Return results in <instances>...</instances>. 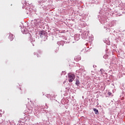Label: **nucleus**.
I'll list each match as a JSON object with an SVG mask.
<instances>
[{
	"mask_svg": "<svg viewBox=\"0 0 125 125\" xmlns=\"http://www.w3.org/2000/svg\"><path fill=\"white\" fill-rule=\"evenodd\" d=\"M68 80L69 83H72L75 80V74H72V73H69L68 74Z\"/></svg>",
	"mask_w": 125,
	"mask_h": 125,
	"instance_id": "nucleus-1",
	"label": "nucleus"
},
{
	"mask_svg": "<svg viewBox=\"0 0 125 125\" xmlns=\"http://www.w3.org/2000/svg\"><path fill=\"white\" fill-rule=\"evenodd\" d=\"M39 34L40 35L41 37H42V36H44V35H45V31H39Z\"/></svg>",
	"mask_w": 125,
	"mask_h": 125,
	"instance_id": "nucleus-2",
	"label": "nucleus"
},
{
	"mask_svg": "<svg viewBox=\"0 0 125 125\" xmlns=\"http://www.w3.org/2000/svg\"><path fill=\"white\" fill-rule=\"evenodd\" d=\"M9 39L10 41H13L14 38L13 37V35L12 34H10Z\"/></svg>",
	"mask_w": 125,
	"mask_h": 125,
	"instance_id": "nucleus-3",
	"label": "nucleus"
},
{
	"mask_svg": "<svg viewBox=\"0 0 125 125\" xmlns=\"http://www.w3.org/2000/svg\"><path fill=\"white\" fill-rule=\"evenodd\" d=\"M80 81L79 80V79H76V85H79L80 84Z\"/></svg>",
	"mask_w": 125,
	"mask_h": 125,
	"instance_id": "nucleus-4",
	"label": "nucleus"
},
{
	"mask_svg": "<svg viewBox=\"0 0 125 125\" xmlns=\"http://www.w3.org/2000/svg\"><path fill=\"white\" fill-rule=\"evenodd\" d=\"M93 111L95 112V114H98V110L96 108H94Z\"/></svg>",
	"mask_w": 125,
	"mask_h": 125,
	"instance_id": "nucleus-5",
	"label": "nucleus"
},
{
	"mask_svg": "<svg viewBox=\"0 0 125 125\" xmlns=\"http://www.w3.org/2000/svg\"><path fill=\"white\" fill-rule=\"evenodd\" d=\"M107 94H108V95L111 96V95H112V93H111V92H108Z\"/></svg>",
	"mask_w": 125,
	"mask_h": 125,
	"instance_id": "nucleus-6",
	"label": "nucleus"
},
{
	"mask_svg": "<svg viewBox=\"0 0 125 125\" xmlns=\"http://www.w3.org/2000/svg\"><path fill=\"white\" fill-rule=\"evenodd\" d=\"M34 22L32 21V23H33Z\"/></svg>",
	"mask_w": 125,
	"mask_h": 125,
	"instance_id": "nucleus-7",
	"label": "nucleus"
}]
</instances>
